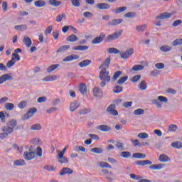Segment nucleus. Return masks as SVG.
Listing matches in <instances>:
<instances>
[{"instance_id": "28", "label": "nucleus", "mask_w": 182, "mask_h": 182, "mask_svg": "<svg viewBox=\"0 0 182 182\" xmlns=\"http://www.w3.org/2000/svg\"><path fill=\"white\" fill-rule=\"evenodd\" d=\"M60 65L59 64H53L51 65H50L48 68H47V73H50L51 72H53V70H56V69L58 68H59Z\"/></svg>"}, {"instance_id": "43", "label": "nucleus", "mask_w": 182, "mask_h": 182, "mask_svg": "<svg viewBox=\"0 0 182 182\" xmlns=\"http://www.w3.org/2000/svg\"><path fill=\"white\" fill-rule=\"evenodd\" d=\"M160 50L161 52H170V50H171V46H162L160 47Z\"/></svg>"}, {"instance_id": "19", "label": "nucleus", "mask_w": 182, "mask_h": 182, "mask_svg": "<svg viewBox=\"0 0 182 182\" xmlns=\"http://www.w3.org/2000/svg\"><path fill=\"white\" fill-rule=\"evenodd\" d=\"M48 4L54 8H58V6H60V5H62V2L58 0H49Z\"/></svg>"}, {"instance_id": "18", "label": "nucleus", "mask_w": 182, "mask_h": 182, "mask_svg": "<svg viewBox=\"0 0 182 182\" xmlns=\"http://www.w3.org/2000/svg\"><path fill=\"white\" fill-rule=\"evenodd\" d=\"M135 164L136 166H150L151 164V161L149 160L136 161Z\"/></svg>"}, {"instance_id": "1", "label": "nucleus", "mask_w": 182, "mask_h": 182, "mask_svg": "<svg viewBox=\"0 0 182 182\" xmlns=\"http://www.w3.org/2000/svg\"><path fill=\"white\" fill-rule=\"evenodd\" d=\"M110 60H112V58H107L105 62L100 66V69H101V70L100 71L99 77L100 80H102L100 83V86H101V87H105V86H106V83H109L111 80L109 75L110 73L107 70V68L110 66Z\"/></svg>"}, {"instance_id": "14", "label": "nucleus", "mask_w": 182, "mask_h": 182, "mask_svg": "<svg viewBox=\"0 0 182 182\" xmlns=\"http://www.w3.org/2000/svg\"><path fill=\"white\" fill-rule=\"evenodd\" d=\"M96 8L98 9H110V5L107 3H98L96 5Z\"/></svg>"}, {"instance_id": "35", "label": "nucleus", "mask_w": 182, "mask_h": 182, "mask_svg": "<svg viewBox=\"0 0 182 182\" xmlns=\"http://www.w3.org/2000/svg\"><path fill=\"white\" fill-rule=\"evenodd\" d=\"M134 159H146V154L141 153H134L132 155Z\"/></svg>"}, {"instance_id": "57", "label": "nucleus", "mask_w": 182, "mask_h": 182, "mask_svg": "<svg viewBox=\"0 0 182 182\" xmlns=\"http://www.w3.org/2000/svg\"><path fill=\"white\" fill-rule=\"evenodd\" d=\"M44 170H47V171H55V166L52 165H46L43 166Z\"/></svg>"}, {"instance_id": "61", "label": "nucleus", "mask_w": 182, "mask_h": 182, "mask_svg": "<svg viewBox=\"0 0 182 182\" xmlns=\"http://www.w3.org/2000/svg\"><path fill=\"white\" fill-rule=\"evenodd\" d=\"M125 18H136V13L135 12H128L124 14Z\"/></svg>"}, {"instance_id": "45", "label": "nucleus", "mask_w": 182, "mask_h": 182, "mask_svg": "<svg viewBox=\"0 0 182 182\" xmlns=\"http://www.w3.org/2000/svg\"><path fill=\"white\" fill-rule=\"evenodd\" d=\"M92 153H95L96 154H102L103 153V149L102 148H92L91 149Z\"/></svg>"}, {"instance_id": "46", "label": "nucleus", "mask_w": 182, "mask_h": 182, "mask_svg": "<svg viewBox=\"0 0 182 182\" xmlns=\"http://www.w3.org/2000/svg\"><path fill=\"white\" fill-rule=\"evenodd\" d=\"M134 114L135 116H141V114H144V109H141V108L135 109V110L134 111Z\"/></svg>"}, {"instance_id": "31", "label": "nucleus", "mask_w": 182, "mask_h": 182, "mask_svg": "<svg viewBox=\"0 0 182 182\" xmlns=\"http://www.w3.org/2000/svg\"><path fill=\"white\" fill-rule=\"evenodd\" d=\"M23 43L27 46V48H31V45H32V40L29 37H24L23 39Z\"/></svg>"}, {"instance_id": "53", "label": "nucleus", "mask_w": 182, "mask_h": 182, "mask_svg": "<svg viewBox=\"0 0 182 182\" xmlns=\"http://www.w3.org/2000/svg\"><path fill=\"white\" fill-rule=\"evenodd\" d=\"M173 46H179V45H182V38H177L172 43Z\"/></svg>"}, {"instance_id": "10", "label": "nucleus", "mask_w": 182, "mask_h": 182, "mask_svg": "<svg viewBox=\"0 0 182 182\" xmlns=\"http://www.w3.org/2000/svg\"><path fill=\"white\" fill-rule=\"evenodd\" d=\"M79 59V55L76 54H73L70 55H68L63 59V61L64 62H72V60H77Z\"/></svg>"}, {"instance_id": "59", "label": "nucleus", "mask_w": 182, "mask_h": 182, "mask_svg": "<svg viewBox=\"0 0 182 182\" xmlns=\"http://www.w3.org/2000/svg\"><path fill=\"white\" fill-rule=\"evenodd\" d=\"M115 146L117 147V149H118V150H124V144L122 143V142H117L115 144Z\"/></svg>"}, {"instance_id": "39", "label": "nucleus", "mask_w": 182, "mask_h": 182, "mask_svg": "<svg viewBox=\"0 0 182 182\" xmlns=\"http://www.w3.org/2000/svg\"><path fill=\"white\" fill-rule=\"evenodd\" d=\"M113 92L114 93H122V92H123V87L120 85H116L113 87Z\"/></svg>"}, {"instance_id": "40", "label": "nucleus", "mask_w": 182, "mask_h": 182, "mask_svg": "<svg viewBox=\"0 0 182 182\" xmlns=\"http://www.w3.org/2000/svg\"><path fill=\"white\" fill-rule=\"evenodd\" d=\"M171 147H173V149H181L182 147V143L180 141H175L173 142L171 144Z\"/></svg>"}, {"instance_id": "22", "label": "nucleus", "mask_w": 182, "mask_h": 182, "mask_svg": "<svg viewBox=\"0 0 182 182\" xmlns=\"http://www.w3.org/2000/svg\"><path fill=\"white\" fill-rule=\"evenodd\" d=\"M159 160L161 163H167V161H170V158H168V156L162 154L159 156Z\"/></svg>"}, {"instance_id": "37", "label": "nucleus", "mask_w": 182, "mask_h": 182, "mask_svg": "<svg viewBox=\"0 0 182 182\" xmlns=\"http://www.w3.org/2000/svg\"><path fill=\"white\" fill-rule=\"evenodd\" d=\"M100 167H102V168H112V166L109 164L107 162L105 161H100L99 162Z\"/></svg>"}, {"instance_id": "6", "label": "nucleus", "mask_w": 182, "mask_h": 182, "mask_svg": "<svg viewBox=\"0 0 182 182\" xmlns=\"http://www.w3.org/2000/svg\"><path fill=\"white\" fill-rule=\"evenodd\" d=\"M107 112L112 116H119V112H117V110H116V105L114 104H111L107 108Z\"/></svg>"}, {"instance_id": "8", "label": "nucleus", "mask_w": 182, "mask_h": 182, "mask_svg": "<svg viewBox=\"0 0 182 182\" xmlns=\"http://www.w3.org/2000/svg\"><path fill=\"white\" fill-rule=\"evenodd\" d=\"M36 112H38V109H36V107L31 108L24 115V120H28V119H31V117H32V116H33V114H35Z\"/></svg>"}, {"instance_id": "54", "label": "nucleus", "mask_w": 182, "mask_h": 182, "mask_svg": "<svg viewBox=\"0 0 182 182\" xmlns=\"http://www.w3.org/2000/svg\"><path fill=\"white\" fill-rule=\"evenodd\" d=\"M140 79H141V75H136L132 77V78L131 79V82L132 83H136V82H139V80H140Z\"/></svg>"}, {"instance_id": "32", "label": "nucleus", "mask_w": 182, "mask_h": 182, "mask_svg": "<svg viewBox=\"0 0 182 182\" xmlns=\"http://www.w3.org/2000/svg\"><path fill=\"white\" fill-rule=\"evenodd\" d=\"M6 125L9 126V127L13 128L14 129L16 126H18V122L15 119H11L7 122Z\"/></svg>"}, {"instance_id": "50", "label": "nucleus", "mask_w": 182, "mask_h": 182, "mask_svg": "<svg viewBox=\"0 0 182 182\" xmlns=\"http://www.w3.org/2000/svg\"><path fill=\"white\" fill-rule=\"evenodd\" d=\"M121 157H123V159H129V157L132 156V153L129 151H122L120 154Z\"/></svg>"}, {"instance_id": "16", "label": "nucleus", "mask_w": 182, "mask_h": 182, "mask_svg": "<svg viewBox=\"0 0 182 182\" xmlns=\"http://www.w3.org/2000/svg\"><path fill=\"white\" fill-rule=\"evenodd\" d=\"M96 129L100 132H110L112 130V127L107 125H98Z\"/></svg>"}, {"instance_id": "7", "label": "nucleus", "mask_w": 182, "mask_h": 182, "mask_svg": "<svg viewBox=\"0 0 182 182\" xmlns=\"http://www.w3.org/2000/svg\"><path fill=\"white\" fill-rule=\"evenodd\" d=\"M6 80H14V77H12V73L4 74L0 77V85L5 83Z\"/></svg>"}, {"instance_id": "25", "label": "nucleus", "mask_w": 182, "mask_h": 182, "mask_svg": "<svg viewBox=\"0 0 182 182\" xmlns=\"http://www.w3.org/2000/svg\"><path fill=\"white\" fill-rule=\"evenodd\" d=\"M89 49V46H77L75 47H73V50H87Z\"/></svg>"}, {"instance_id": "48", "label": "nucleus", "mask_w": 182, "mask_h": 182, "mask_svg": "<svg viewBox=\"0 0 182 182\" xmlns=\"http://www.w3.org/2000/svg\"><path fill=\"white\" fill-rule=\"evenodd\" d=\"M123 72L121 70H118L114 73V75L112 76V80H117L119 77H120V75H122Z\"/></svg>"}, {"instance_id": "52", "label": "nucleus", "mask_w": 182, "mask_h": 182, "mask_svg": "<svg viewBox=\"0 0 182 182\" xmlns=\"http://www.w3.org/2000/svg\"><path fill=\"white\" fill-rule=\"evenodd\" d=\"M177 129H178V127H177V125L171 124L168 127V132H176Z\"/></svg>"}, {"instance_id": "47", "label": "nucleus", "mask_w": 182, "mask_h": 182, "mask_svg": "<svg viewBox=\"0 0 182 182\" xmlns=\"http://www.w3.org/2000/svg\"><path fill=\"white\" fill-rule=\"evenodd\" d=\"M14 164L15 166H25L26 163H25V160L23 159H18V160L14 161Z\"/></svg>"}, {"instance_id": "20", "label": "nucleus", "mask_w": 182, "mask_h": 182, "mask_svg": "<svg viewBox=\"0 0 182 182\" xmlns=\"http://www.w3.org/2000/svg\"><path fill=\"white\" fill-rule=\"evenodd\" d=\"M34 5L36 8H43L46 6V2L43 0H38L34 2Z\"/></svg>"}, {"instance_id": "51", "label": "nucleus", "mask_w": 182, "mask_h": 182, "mask_svg": "<svg viewBox=\"0 0 182 182\" xmlns=\"http://www.w3.org/2000/svg\"><path fill=\"white\" fill-rule=\"evenodd\" d=\"M127 79H129V76H124L119 79L117 83V85H123V83H124L127 80Z\"/></svg>"}, {"instance_id": "36", "label": "nucleus", "mask_w": 182, "mask_h": 182, "mask_svg": "<svg viewBox=\"0 0 182 182\" xmlns=\"http://www.w3.org/2000/svg\"><path fill=\"white\" fill-rule=\"evenodd\" d=\"M138 87L140 89V90H146V89H147V84L146 83V81L142 80L139 84Z\"/></svg>"}, {"instance_id": "27", "label": "nucleus", "mask_w": 182, "mask_h": 182, "mask_svg": "<svg viewBox=\"0 0 182 182\" xmlns=\"http://www.w3.org/2000/svg\"><path fill=\"white\" fill-rule=\"evenodd\" d=\"M163 167H164V164H159L151 165L149 166V168H151V170H161V168H163Z\"/></svg>"}, {"instance_id": "12", "label": "nucleus", "mask_w": 182, "mask_h": 182, "mask_svg": "<svg viewBox=\"0 0 182 182\" xmlns=\"http://www.w3.org/2000/svg\"><path fill=\"white\" fill-rule=\"evenodd\" d=\"M65 174H73V170L70 168H63L60 171V176H65Z\"/></svg>"}, {"instance_id": "3", "label": "nucleus", "mask_w": 182, "mask_h": 182, "mask_svg": "<svg viewBox=\"0 0 182 182\" xmlns=\"http://www.w3.org/2000/svg\"><path fill=\"white\" fill-rule=\"evenodd\" d=\"M173 14H174V12H173V13L164 12V13L160 14L159 15L156 16L155 19H156V21H163L164 19H168V18H171V16H173Z\"/></svg>"}, {"instance_id": "15", "label": "nucleus", "mask_w": 182, "mask_h": 182, "mask_svg": "<svg viewBox=\"0 0 182 182\" xmlns=\"http://www.w3.org/2000/svg\"><path fill=\"white\" fill-rule=\"evenodd\" d=\"M80 106V104L77 101H73L70 103V112H75Z\"/></svg>"}, {"instance_id": "2", "label": "nucleus", "mask_w": 182, "mask_h": 182, "mask_svg": "<svg viewBox=\"0 0 182 182\" xmlns=\"http://www.w3.org/2000/svg\"><path fill=\"white\" fill-rule=\"evenodd\" d=\"M122 33H123V30H119L112 34L108 35L106 37L105 42L107 43L109 42H112V41H116V39H119V38L122 36Z\"/></svg>"}, {"instance_id": "26", "label": "nucleus", "mask_w": 182, "mask_h": 182, "mask_svg": "<svg viewBox=\"0 0 182 182\" xmlns=\"http://www.w3.org/2000/svg\"><path fill=\"white\" fill-rule=\"evenodd\" d=\"M79 90L82 95H87V88L86 87V85L81 84L79 86Z\"/></svg>"}, {"instance_id": "44", "label": "nucleus", "mask_w": 182, "mask_h": 182, "mask_svg": "<svg viewBox=\"0 0 182 182\" xmlns=\"http://www.w3.org/2000/svg\"><path fill=\"white\" fill-rule=\"evenodd\" d=\"M4 107L5 109H6V110H14V107H15V105L11 103V102H7L4 105Z\"/></svg>"}, {"instance_id": "9", "label": "nucleus", "mask_w": 182, "mask_h": 182, "mask_svg": "<svg viewBox=\"0 0 182 182\" xmlns=\"http://www.w3.org/2000/svg\"><path fill=\"white\" fill-rule=\"evenodd\" d=\"M35 152L29 150V151H25L23 154V157L25 160H33L35 159Z\"/></svg>"}, {"instance_id": "5", "label": "nucleus", "mask_w": 182, "mask_h": 182, "mask_svg": "<svg viewBox=\"0 0 182 182\" xmlns=\"http://www.w3.org/2000/svg\"><path fill=\"white\" fill-rule=\"evenodd\" d=\"M133 53H134V49L128 48L124 53H120V56L122 59H128Z\"/></svg>"}, {"instance_id": "21", "label": "nucleus", "mask_w": 182, "mask_h": 182, "mask_svg": "<svg viewBox=\"0 0 182 182\" xmlns=\"http://www.w3.org/2000/svg\"><path fill=\"white\" fill-rule=\"evenodd\" d=\"M92 63V60H84L79 63L80 68H86L87 66H89Z\"/></svg>"}, {"instance_id": "58", "label": "nucleus", "mask_w": 182, "mask_h": 182, "mask_svg": "<svg viewBox=\"0 0 182 182\" xmlns=\"http://www.w3.org/2000/svg\"><path fill=\"white\" fill-rule=\"evenodd\" d=\"M75 151H82V153L86 151V149L83 146H75Z\"/></svg>"}, {"instance_id": "49", "label": "nucleus", "mask_w": 182, "mask_h": 182, "mask_svg": "<svg viewBox=\"0 0 182 182\" xmlns=\"http://www.w3.org/2000/svg\"><path fill=\"white\" fill-rule=\"evenodd\" d=\"M70 48V46H62L59 48L58 50H57V53H59L60 52H65V50H68Z\"/></svg>"}, {"instance_id": "60", "label": "nucleus", "mask_w": 182, "mask_h": 182, "mask_svg": "<svg viewBox=\"0 0 182 182\" xmlns=\"http://www.w3.org/2000/svg\"><path fill=\"white\" fill-rule=\"evenodd\" d=\"M146 28L147 26L146 25L138 26H136V31H138V32H144V31H146Z\"/></svg>"}, {"instance_id": "29", "label": "nucleus", "mask_w": 182, "mask_h": 182, "mask_svg": "<svg viewBox=\"0 0 182 182\" xmlns=\"http://www.w3.org/2000/svg\"><path fill=\"white\" fill-rule=\"evenodd\" d=\"M127 9V6L117 7L113 9L112 12H114V14H120L122 12H124V11H126Z\"/></svg>"}, {"instance_id": "30", "label": "nucleus", "mask_w": 182, "mask_h": 182, "mask_svg": "<svg viewBox=\"0 0 182 182\" xmlns=\"http://www.w3.org/2000/svg\"><path fill=\"white\" fill-rule=\"evenodd\" d=\"M78 40H79V38H77V36H76V35L75 34H71L68 36L67 38L68 42H76V41H78Z\"/></svg>"}, {"instance_id": "13", "label": "nucleus", "mask_w": 182, "mask_h": 182, "mask_svg": "<svg viewBox=\"0 0 182 182\" xmlns=\"http://www.w3.org/2000/svg\"><path fill=\"white\" fill-rule=\"evenodd\" d=\"M58 76L55 75H47L44 78H43V82H54V80H57Z\"/></svg>"}, {"instance_id": "56", "label": "nucleus", "mask_w": 182, "mask_h": 182, "mask_svg": "<svg viewBox=\"0 0 182 182\" xmlns=\"http://www.w3.org/2000/svg\"><path fill=\"white\" fill-rule=\"evenodd\" d=\"M26 105H27V102L26 101H21L18 105H17V107H18V109H25V107H26Z\"/></svg>"}, {"instance_id": "23", "label": "nucleus", "mask_w": 182, "mask_h": 182, "mask_svg": "<svg viewBox=\"0 0 182 182\" xmlns=\"http://www.w3.org/2000/svg\"><path fill=\"white\" fill-rule=\"evenodd\" d=\"M123 22V19L118 18V19H114L112 21L108 23V25L111 26H116V25H119V23H122Z\"/></svg>"}, {"instance_id": "42", "label": "nucleus", "mask_w": 182, "mask_h": 182, "mask_svg": "<svg viewBox=\"0 0 182 182\" xmlns=\"http://www.w3.org/2000/svg\"><path fill=\"white\" fill-rule=\"evenodd\" d=\"M143 69H144V66L141 65H135L132 67L134 72H139V70H143Z\"/></svg>"}, {"instance_id": "11", "label": "nucleus", "mask_w": 182, "mask_h": 182, "mask_svg": "<svg viewBox=\"0 0 182 182\" xmlns=\"http://www.w3.org/2000/svg\"><path fill=\"white\" fill-rule=\"evenodd\" d=\"M58 161L60 164H66L69 163V159H68V157L65 156V155L58 154Z\"/></svg>"}, {"instance_id": "64", "label": "nucleus", "mask_w": 182, "mask_h": 182, "mask_svg": "<svg viewBox=\"0 0 182 182\" xmlns=\"http://www.w3.org/2000/svg\"><path fill=\"white\" fill-rule=\"evenodd\" d=\"M14 58L16 63L21 60V57L19 56L18 54H16V53H13L11 55V59H14Z\"/></svg>"}, {"instance_id": "62", "label": "nucleus", "mask_w": 182, "mask_h": 182, "mask_svg": "<svg viewBox=\"0 0 182 182\" xmlns=\"http://www.w3.org/2000/svg\"><path fill=\"white\" fill-rule=\"evenodd\" d=\"M139 139H147L149 137V135L146 132H140L138 134Z\"/></svg>"}, {"instance_id": "63", "label": "nucleus", "mask_w": 182, "mask_h": 182, "mask_svg": "<svg viewBox=\"0 0 182 182\" xmlns=\"http://www.w3.org/2000/svg\"><path fill=\"white\" fill-rule=\"evenodd\" d=\"M15 63H16L14 61V58H11L10 60H9L6 63V66L7 68H12V66H14V65H15Z\"/></svg>"}, {"instance_id": "33", "label": "nucleus", "mask_w": 182, "mask_h": 182, "mask_svg": "<svg viewBox=\"0 0 182 182\" xmlns=\"http://www.w3.org/2000/svg\"><path fill=\"white\" fill-rule=\"evenodd\" d=\"M14 28L16 29V31H26V29H28V26L24 24L15 26Z\"/></svg>"}, {"instance_id": "17", "label": "nucleus", "mask_w": 182, "mask_h": 182, "mask_svg": "<svg viewBox=\"0 0 182 182\" xmlns=\"http://www.w3.org/2000/svg\"><path fill=\"white\" fill-rule=\"evenodd\" d=\"M2 132H4L5 134H7L8 136L9 134L14 133V129L6 125L2 128Z\"/></svg>"}, {"instance_id": "38", "label": "nucleus", "mask_w": 182, "mask_h": 182, "mask_svg": "<svg viewBox=\"0 0 182 182\" xmlns=\"http://www.w3.org/2000/svg\"><path fill=\"white\" fill-rule=\"evenodd\" d=\"M108 53H114V55H119L120 53V50L116 48H109L107 50Z\"/></svg>"}, {"instance_id": "24", "label": "nucleus", "mask_w": 182, "mask_h": 182, "mask_svg": "<svg viewBox=\"0 0 182 182\" xmlns=\"http://www.w3.org/2000/svg\"><path fill=\"white\" fill-rule=\"evenodd\" d=\"M103 93L102 92V90L99 89L97 87H95L93 90V96L95 97H100V96H102Z\"/></svg>"}, {"instance_id": "55", "label": "nucleus", "mask_w": 182, "mask_h": 182, "mask_svg": "<svg viewBox=\"0 0 182 182\" xmlns=\"http://www.w3.org/2000/svg\"><path fill=\"white\" fill-rule=\"evenodd\" d=\"M31 130H42V126L39 124H33L31 127Z\"/></svg>"}, {"instance_id": "4", "label": "nucleus", "mask_w": 182, "mask_h": 182, "mask_svg": "<svg viewBox=\"0 0 182 182\" xmlns=\"http://www.w3.org/2000/svg\"><path fill=\"white\" fill-rule=\"evenodd\" d=\"M105 38H106V35L104 33H101L98 37L95 38L92 41V45H99V43H102L103 41H105Z\"/></svg>"}, {"instance_id": "41", "label": "nucleus", "mask_w": 182, "mask_h": 182, "mask_svg": "<svg viewBox=\"0 0 182 182\" xmlns=\"http://www.w3.org/2000/svg\"><path fill=\"white\" fill-rule=\"evenodd\" d=\"M71 5L75 6V8H79L80 6V3L82 2V0H70Z\"/></svg>"}, {"instance_id": "34", "label": "nucleus", "mask_w": 182, "mask_h": 182, "mask_svg": "<svg viewBox=\"0 0 182 182\" xmlns=\"http://www.w3.org/2000/svg\"><path fill=\"white\" fill-rule=\"evenodd\" d=\"M63 19H66V14H59L55 18V21H57L58 23L62 22Z\"/></svg>"}]
</instances>
